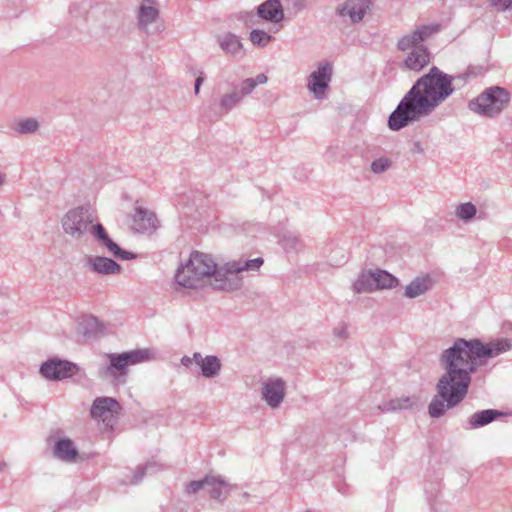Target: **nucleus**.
<instances>
[{
    "label": "nucleus",
    "instance_id": "nucleus-19",
    "mask_svg": "<svg viewBox=\"0 0 512 512\" xmlns=\"http://www.w3.org/2000/svg\"><path fill=\"white\" fill-rule=\"evenodd\" d=\"M434 281L429 274H421L411 280L404 289V296L414 299L426 294L432 289Z\"/></svg>",
    "mask_w": 512,
    "mask_h": 512
},
{
    "label": "nucleus",
    "instance_id": "nucleus-37",
    "mask_svg": "<svg viewBox=\"0 0 512 512\" xmlns=\"http://www.w3.org/2000/svg\"><path fill=\"white\" fill-rule=\"evenodd\" d=\"M207 482H206V476L201 480H194L189 482L185 487V492L188 495H193L198 493L200 490L206 488Z\"/></svg>",
    "mask_w": 512,
    "mask_h": 512
},
{
    "label": "nucleus",
    "instance_id": "nucleus-1",
    "mask_svg": "<svg viewBox=\"0 0 512 512\" xmlns=\"http://www.w3.org/2000/svg\"><path fill=\"white\" fill-rule=\"evenodd\" d=\"M512 348L509 339H497L484 344L479 339L458 338L453 345L442 351L439 362L444 373L436 384V396L431 400L428 412L439 418L446 410L461 403L468 393L471 376L490 358Z\"/></svg>",
    "mask_w": 512,
    "mask_h": 512
},
{
    "label": "nucleus",
    "instance_id": "nucleus-17",
    "mask_svg": "<svg viewBox=\"0 0 512 512\" xmlns=\"http://www.w3.org/2000/svg\"><path fill=\"white\" fill-rule=\"evenodd\" d=\"M194 363L204 378L212 379L220 375L222 362L216 355H203L200 352H195Z\"/></svg>",
    "mask_w": 512,
    "mask_h": 512
},
{
    "label": "nucleus",
    "instance_id": "nucleus-33",
    "mask_svg": "<svg viewBox=\"0 0 512 512\" xmlns=\"http://www.w3.org/2000/svg\"><path fill=\"white\" fill-rule=\"evenodd\" d=\"M249 40L251 41V43L255 46H258V47H265L267 46L270 41L272 40V36L269 35L267 32H265L264 30H260V29H253L251 32H250V35H249Z\"/></svg>",
    "mask_w": 512,
    "mask_h": 512
},
{
    "label": "nucleus",
    "instance_id": "nucleus-8",
    "mask_svg": "<svg viewBox=\"0 0 512 512\" xmlns=\"http://www.w3.org/2000/svg\"><path fill=\"white\" fill-rule=\"evenodd\" d=\"M286 396V382L277 376L265 378L261 382V397L271 409L281 406Z\"/></svg>",
    "mask_w": 512,
    "mask_h": 512
},
{
    "label": "nucleus",
    "instance_id": "nucleus-3",
    "mask_svg": "<svg viewBox=\"0 0 512 512\" xmlns=\"http://www.w3.org/2000/svg\"><path fill=\"white\" fill-rule=\"evenodd\" d=\"M454 77L432 67L401 99L388 118V127L399 131L429 116L454 92Z\"/></svg>",
    "mask_w": 512,
    "mask_h": 512
},
{
    "label": "nucleus",
    "instance_id": "nucleus-27",
    "mask_svg": "<svg viewBox=\"0 0 512 512\" xmlns=\"http://www.w3.org/2000/svg\"><path fill=\"white\" fill-rule=\"evenodd\" d=\"M353 291L356 293H368L376 291L372 270L363 271L353 283Z\"/></svg>",
    "mask_w": 512,
    "mask_h": 512
},
{
    "label": "nucleus",
    "instance_id": "nucleus-10",
    "mask_svg": "<svg viewBox=\"0 0 512 512\" xmlns=\"http://www.w3.org/2000/svg\"><path fill=\"white\" fill-rule=\"evenodd\" d=\"M78 372L76 364L57 358L49 359L40 367L41 375L48 380H63Z\"/></svg>",
    "mask_w": 512,
    "mask_h": 512
},
{
    "label": "nucleus",
    "instance_id": "nucleus-32",
    "mask_svg": "<svg viewBox=\"0 0 512 512\" xmlns=\"http://www.w3.org/2000/svg\"><path fill=\"white\" fill-rule=\"evenodd\" d=\"M280 243L288 252L298 251L302 247L299 237L292 232L285 233L280 239Z\"/></svg>",
    "mask_w": 512,
    "mask_h": 512
},
{
    "label": "nucleus",
    "instance_id": "nucleus-40",
    "mask_svg": "<svg viewBox=\"0 0 512 512\" xmlns=\"http://www.w3.org/2000/svg\"><path fill=\"white\" fill-rule=\"evenodd\" d=\"M251 78H252V81H254V84L256 87L258 85H263L268 82V77L264 73H260V74L256 75L255 77H251Z\"/></svg>",
    "mask_w": 512,
    "mask_h": 512
},
{
    "label": "nucleus",
    "instance_id": "nucleus-4",
    "mask_svg": "<svg viewBox=\"0 0 512 512\" xmlns=\"http://www.w3.org/2000/svg\"><path fill=\"white\" fill-rule=\"evenodd\" d=\"M96 225H98L96 216L89 205L69 209L61 219L64 233L78 242L91 236Z\"/></svg>",
    "mask_w": 512,
    "mask_h": 512
},
{
    "label": "nucleus",
    "instance_id": "nucleus-30",
    "mask_svg": "<svg viewBox=\"0 0 512 512\" xmlns=\"http://www.w3.org/2000/svg\"><path fill=\"white\" fill-rule=\"evenodd\" d=\"M81 325L83 328L82 332L87 338L97 337L104 331V324L94 316L85 317Z\"/></svg>",
    "mask_w": 512,
    "mask_h": 512
},
{
    "label": "nucleus",
    "instance_id": "nucleus-24",
    "mask_svg": "<svg viewBox=\"0 0 512 512\" xmlns=\"http://www.w3.org/2000/svg\"><path fill=\"white\" fill-rule=\"evenodd\" d=\"M217 43L221 50L229 56H237L242 53L243 44L241 39L233 33L226 32L218 35Z\"/></svg>",
    "mask_w": 512,
    "mask_h": 512
},
{
    "label": "nucleus",
    "instance_id": "nucleus-16",
    "mask_svg": "<svg viewBox=\"0 0 512 512\" xmlns=\"http://www.w3.org/2000/svg\"><path fill=\"white\" fill-rule=\"evenodd\" d=\"M242 97L238 93V87L232 83L231 88L223 93L214 102L216 113L220 116L227 115L241 104Z\"/></svg>",
    "mask_w": 512,
    "mask_h": 512
},
{
    "label": "nucleus",
    "instance_id": "nucleus-31",
    "mask_svg": "<svg viewBox=\"0 0 512 512\" xmlns=\"http://www.w3.org/2000/svg\"><path fill=\"white\" fill-rule=\"evenodd\" d=\"M477 214V208L472 202L460 203L455 207V216L464 223L471 222Z\"/></svg>",
    "mask_w": 512,
    "mask_h": 512
},
{
    "label": "nucleus",
    "instance_id": "nucleus-42",
    "mask_svg": "<svg viewBox=\"0 0 512 512\" xmlns=\"http://www.w3.org/2000/svg\"><path fill=\"white\" fill-rule=\"evenodd\" d=\"M192 363H194V354L192 357L185 355L181 358V364L187 368L190 367Z\"/></svg>",
    "mask_w": 512,
    "mask_h": 512
},
{
    "label": "nucleus",
    "instance_id": "nucleus-41",
    "mask_svg": "<svg viewBox=\"0 0 512 512\" xmlns=\"http://www.w3.org/2000/svg\"><path fill=\"white\" fill-rule=\"evenodd\" d=\"M204 82V77H203V74L201 73L200 76H198L195 80V85H194V93L197 95L200 91V87L201 85L203 84Z\"/></svg>",
    "mask_w": 512,
    "mask_h": 512
},
{
    "label": "nucleus",
    "instance_id": "nucleus-44",
    "mask_svg": "<svg viewBox=\"0 0 512 512\" xmlns=\"http://www.w3.org/2000/svg\"><path fill=\"white\" fill-rule=\"evenodd\" d=\"M4 183H5V178H4V176H2L0 174V188L4 185Z\"/></svg>",
    "mask_w": 512,
    "mask_h": 512
},
{
    "label": "nucleus",
    "instance_id": "nucleus-38",
    "mask_svg": "<svg viewBox=\"0 0 512 512\" xmlns=\"http://www.w3.org/2000/svg\"><path fill=\"white\" fill-rule=\"evenodd\" d=\"M151 464H146L145 466H138L136 470L133 473V476L131 479H129L130 484H138L146 474L149 468H151Z\"/></svg>",
    "mask_w": 512,
    "mask_h": 512
},
{
    "label": "nucleus",
    "instance_id": "nucleus-2",
    "mask_svg": "<svg viewBox=\"0 0 512 512\" xmlns=\"http://www.w3.org/2000/svg\"><path fill=\"white\" fill-rule=\"evenodd\" d=\"M261 257L239 258L222 265L217 264L211 254L194 251L176 272V284L183 288L200 289L210 286L214 289L234 291L243 285V272H255L263 265Z\"/></svg>",
    "mask_w": 512,
    "mask_h": 512
},
{
    "label": "nucleus",
    "instance_id": "nucleus-5",
    "mask_svg": "<svg viewBox=\"0 0 512 512\" xmlns=\"http://www.w3.org/2000/svg\"><path fill=\"white\" fill-rule=\"evenodd\" d=\"M510 100V93L505 88L491 86L470 100L468 108L481 117L493 119L508 107Z\"/></svg>",
    "mask_w": 512,
    "mask_h": 512
},
{
    "label": "nucleus",
    "instance_id": "nucleus-29",
    "mask_svg": "<svg viewBox=\"0 0 512 512\" xmlns=\"http://www.w3.org/2000/svg\"><path fill=\"white\" fill-rule=\"evenodd\" d=\"M40 128V122L34 117H21L15 120L14 130L21 135L34 134Z\"/></svg>",
    "mask_w": 512,
    "mask_h": 512
},
{
    "label": "nucleus",
    "instance_id": "nucleus-26",
    "mask_svg": "<svg viewBox=\"0 0 512 512\" xmlns=\"http://www.w3.org/2000/svg\"><path fill=\"white\" fill-rule=\"evenodd\" d=\"M501 413L494 409L482 410L473 413L469 417V425L471 429H476L485 426L494 421Z\"/></svg>",
    "mask_w": 512,
    "mask_h": 512
},
{
    "label": "nucleus",
    "instance_id": "nucleus-14",
    "mask_svg": "<svg viewBox=\"0 0 512 512\" xmlns=\"http://www.w3.org/2000/svg\"><path fill=\"white\" fill-rule=\"evenodd\" d=\"M132 216L131 228L137 233H152L158 226L159 222L154 212L136 205Z\"/></svg>",
    "mask_w": 512,
    "mask_h": 512
},
{
    "label": "nucleus",
    "instance_id": "nucleus-34",
    "mask_svg": "<svg viewBox=\"0 0 512 512\" xmlns=\"http://www.w3.org/2000/svg\"><path fill=\"white\" fill-rule=\"evenodd\" d=\"M392 167V160L387 156H381L374 159L370 164V171L373 174L379 175L385 173Z\"/></svg>",
    "mask_w": 512,
    "mask_h": 512
},
{
    "label": "nucleus",
    "instance_id": "nucleus-15",
    "mask_svg": "<svg viewBox=\"0 0 512 512\" xmlns=\"http://www.w3.org/2000/svg\"><path fill=\"white\" fill-rule=\"evenodd\" d=\"M372 0H346L338 8L341 17H347L352 23L362 21L367 11L370 9Z\"/></svg>",
    "mask_w": 512,
    "mask_h": 512
},
{
    "label": "nucleus",
    "instance_id": "nucleus-25",
    "mask_svg": "<svg viewBox=\"0 0 512 512\" xmlns=\"http://www.w3.org/2000/svg\"><path fill=\"white\" fill-rule=\"evenodd\" d=\"M53 453L55 457L65 462H74L78 456L76 446L70 439L58 440L55 443Z\"/></svg>",
    "mask_w": 512,
    "mask_h": 512
},
{
    "label": "nucleus",
    "instance_id": "nucleus-22",
    "mask_svg": "<svg viewBox=\"0 0 512 512\" xmlns=\"http://www.w3.org/2000/svg\"><path fill=\"white\" fill-rule=\"evenodd\" d=\"M430 62V54L426 47H416L411 50L404 60V66L412 71H420Z\"/></svg>",
    "mask_w": 512,
    "mask_h": 512
},
{
    "label": "nucleus",
    "instance_id": "nucleus-18",
    "mask_svg": "<svg viewBox=\"0 0 512 512\" xmlns=\"http://www.w3.org/2000/svg\"><path fill=\"white\" fill-rule=\"evenodd\" d=\"M206 482V488H208L210 497L220 502H223L228 497L233 488V485L221 475H207Z\"/></svg>",
    "mask_w": 512,
    "mask_h": 512
},
{
    "label": "nucleus",
    "instance_id": "nucleus-12",
    "mask_svg": "<svg viewBox=\"0 0 512 512\" xmlns=\"http://www.w3.org/2000/svg\"><path fill=\"white\" fill-rule=\"evenodd\" d=\"M438 31L439 25L437 24L420 26L411 33L404 35L398 41V49L401 51H411L416 47H424L421 43Z\"/></svg>",
    "mask_w": 512,
    "mask_h": 512
},
{
    "label": "nucleus",
    "instance_id": "nucleus-45",
    "mask_svg": "<svg viewBox=\"0 0 512 512\" xmlns=\"http://www.w3.org/2000/svg\"><path fill=\"white\" fill-rule=\"evenodd\" d=\"M5 464L4 463H0V471H2L4 468H5Z\"/></svg>",
    "mask_w": 512,
    "mask_h": 512
},
{
    "label": "nucleus",
    "instance_id": "nucleus-9",
    "mask_svg": "<svg viewBox=\"0 0 512 512\" xmlns=\"http://www.w3.org/2000/svg\"><path fill=\"white\" fill-rule=\"evenodd\" d=\"M332 65L328 62L321 63L309 78L307 87L317 100L325 98V92L329 87L332 77Z\"/></svg>",
    "mask_w": 512,
    "mask_h": 512
},
{
    "label": "nucleus",
    "instance_id": "nucleus-28",
    "mask_svg": "<svg viewBox=\"0 0 512 512\" xmlns=\"http://www.w3.org/2000/svg\"><path fill=\"white\" fill-rule=\"evenodd\" d=\"M376 290L392 289L398 285V279L385 270H372Z\"/></svg>",
    "mask_w": 512,
    "mask_h": 512
},
{
    "label": "nucleus",
    "instance_id": "nucleus-23",
    "mask_svg": "<svg viewBox=\"0 0 512 512\" xmlns=\"http://www.w3.org/2000/svg\"><path fill=\"white\" fill-rule=\"evenodd\" d=\"M420 402L421 399L419 395H402L385 403L383 410L389 412L411 410L417 408L420 405Z\"/></svg>",
    "mask_w": 512,
    "mask_h": 512
},
{
    "label": "nucleus",
    "instance_id": "nucleus-43",
    "mask_svg": "<svg viewBox=\"0 0 512 512\" xmlns=\"http://www.w3.org/2000/svg\"><path fill=\"white\" fill-rule=\"evenodd\" d=\"M413 151L417 153H423L422 145L419 141L415 142L413 145Z\"/></svg>",
    "mask_w": 512,
    "mask_h": 512
},
{
    "label": "nucleus",
    "instance_id": "nucleus-21",
    "mask_svg": "<svg viewBox=\"0 0 512 512\" xmlns=\"http://www.w3.org/2000/svg\"><path fill=\"white\" fill-rule=\"evenodd\" d=\"M258 16L271 23H280L284 19V10L279 0H267L257 8Z\"/></svg>",
    "mask_w": 512,
    "mask_h": 512
},
{
    "label": "nucleus",
    "instance_id": "nucleus-7",
    "mask_svg": "<svg viewBox=\"0 0 512 512\" xmlns=\"http://www.w3.org/2000/svg\"><path fill=\"white\" fill-rule=\"evenodd\" d=\"M120 411L119 403L111 397H98L91 408V416L102 423L106 429H112L117 421Z\"/></svg>",
    "mask_w": 512,
    "mask_h": 512
},
{
    "label": "nucleus",
    "instance_id": "nucleus-35",
    "mask_svg": "<svg viewBox=\"0 0 512 512\" xmlns=\"http://www.w3.org/2000/svg\"><path fill=\"white\" fill-rule=\"evenodd\" d=\"M333 338L339 341H346L350 337L349 324L341 321L332 329Z\"/></svg>",
    "mask_w": 512,
    "mask_h": 512
},
{
    "label": "nucleus",
    "instance_id": "nucleus-11",
    "mask_svg": "<svg viewBox=\"0 0 512 512\" xmlns=\"http://www.w3.org/2000/svg\"><path fill=\"white\" fill-rule=\"evenodd\" d=\"M91 236L97 242L99 247L105 249L106 253L117 259L132 260L136 258L134 253L123 250L116 242H114L100 223L96 225Z\"/></svg>",
    "mask_w": 512,
    "mask_h": 512
},
{
    "label": "nucleus",
    "instance_id": "nucleus-6",
    "mask_svg": "<svg viewBox=\"0 0 512 512\" xmlns=\"http://www.w3.org/2000/svg\"><path fill=\"white\" fill-rule=\"evenodd\" d=\"M154 357L153 351L148 348L132 350L121 354H109V365L104 368L103 373L111 376H116L119 373L125 376L128 366L147 362L154 359Z\"/></svg>",
    "mask_w": 512,
    "mask_h": 512
},
{
    "label": "nucleus",
    "instance_id": "nucleus-20",
    "mask_svg": "<svg viewBox=\"0 0 512 512\" xmlns=\"http://www.w3.org/2000/svg\"><path fill=\"white\" fill-rule=\"evenodd\" d=\"M159 17V10L156 7L155 0H143L138 9V28L145 33H149V25L156 22Z\"/></svg>",
    "mask_w": 512,
    "mask_h": 512
},
{
    "label": "nucleus",
    "instance_id": "nucleus-39",
    "mask_svg": "<svg viewBox=\"0 0 512 512\" xmlns=\"http://www.w3.org/2000/svg\"><path fill=\"white\" fill-rule=\"evenodd\" d=\"M490 5L498 11H506L512 7V0H489Z\"/></svg>",
    "mask_w": 512,
    "mask_h": 512
},
{
    "label": "nucleus",
    "instance_id": "nucleus-36",
    "mask_svg": "<svg viewBox=\"0 0 512 512\" xmlns=\"http://www.w3.org/2000/svg\"><path fill=\"white\" fill-rule=\"evenodd\" d=\"M236 86L238 87V93L240 94L242 99L250 95L256 88L254 81H252V78H245L239 84H236Z\"/></svg>",
    "mask_w": 512,
    "mask_h": 512
},
{
    "label": "nucleus",
    "instance_id": "nucleus-13",
    "mask_svg": "<svg viewBox=\"0 0 512 512\" xmlns=\"http://www.w3.org/2000/svg\"><path fill=\"white\" fill-rule=\"evenodd\" d=\"M84 265L88 271L102 276L118 275L122 271L121 266L116 261L99 255L86 256Z\"/></svg>",
    "mask_w": 512,
    "mask_h": 512
}]
</instances>
